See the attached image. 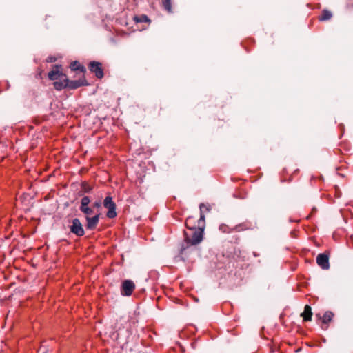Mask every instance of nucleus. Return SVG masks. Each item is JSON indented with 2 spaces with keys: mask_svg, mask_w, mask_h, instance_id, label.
<instances>
[{
  "mask_svg": "<svg viewBox=\"0 0 353 353\" xmlns=\"http://www.w3.org/2000/svg\"><path fill=\"white\" fill-rule=\"evenodd\" d=\"M205 228V216L201 214L198 220V227L185 232V242L187 245H196L201 243L203 237Z\"/></svg>",
  "mask_w": 353,
  "mask_h": 353,
  "instance_id": "f257e3e1",
  "label": "nucleus"
},
{
  "mask_svg": "<svg viewBox=\"0 0 353 353\" xmlns=\"http://www.w3.org/2000/svg\"><path fill=\"white\" fill-rule=\"evenodd\" d=\"M54 87L57 90H61L67 88L68 77L66 75L61 76V79L54 81L53 83Z\"/></svg>",
  "mask_w": 353,
  "mask_h": 353,
  "instance_id": "0eeeda50",
  "label": "nucleus"
},
{
  "mask_svg": "<svg viewBox=\"0 0 353 353\" xmlns=\"http://www.w3.org/2000/svg\"><path fill=\"white\" fill-rule=\"evenodd\" d=\"M316 263L323 270H328L330 268L329 257L325 253L319 254L317 256Z\"/></svg>",
  "mask_w": 353,
  "mask_h": 353,
  "instance_id": "423d86ee",
  "label": "nucleus"
},
{
  "mask_svg": "<svg viewBox=\"0 0 353 353\" xmlns=\"http://www.w3.org/2000/svg\"><path fill=\"white\" fill-rule=\"evenodd\" d=\"M199 208H200L201 214H203V215H204L203 214V211L204 210H205L207 212H208L210 210V207L208 205H206L203 204V203H201L200 205ZM201 216V215H200V216Z\"/></svg>",
  "mask_w": 353,
  "mask_h": 353,
  "instance_id": "6ab92c4d",
  "label": "nucleus"
},
{
  "mask_svg": "<svg viewBox=\"0 0 353 353\" xmlns=\"http://www.w3.org/2000/svg\"><path fill=\"white\" fill-rule=\"evenodd\" d=\"M194 217H188L185 221V225L188 230H192L196 228V226L193 224Z\"/></svg>",
  "mask_w": 353,
  "mask_h": 353,
  "instance_id": "dca6fc26",
  "label": "nucleus"
},
{
  "mask_svg": "<svg viewBox=\"0 0 353 353\" xmlns=\"http://www.w3.org/2000/svg\"><path fill=\"white\" fill-rule=\"evenodd\" d=\"M332 14L330 11L324 10H323L321 15L319 17L320 21H326L332 18Z\"/></svg>",
  "mask_w": 353,
  "mask_h": 353,
  "instance_id": "f8f14e48",
  "label": "nucleus"
},
{
  "mask_svg": "<svg viewBox=\"0 0 353 353\" xmlns=\"http://www.w3.org/2000/svg\"><path fill=\"white\" fill-rule=\"evenodd\" d=\"M65 74L62 73L58 65H55L52 71L48 73V78L52 81H56L61 79V76H65Z\"/></svg>",
  "mask_w": 353,
  "mask_h": 353,
  "instance_id": "1a4fd4ad",
  "label": "nucleus"
},
{
  "mask_svg": "<svg viewBox=\"0 0 353 353\" xmlns=\"http://www.w3.org/2000/svg\"><path fill=\"white\" fill-rule=\"evenodd\" d=\"M135 289V285L131 280H125L121 285V293L123 296H130L134 290Z\"/></svg>",
  "mask_w": 353,
  "mask_h": 353,
  "instance_id": "20e7f679",
  "label": "nucleus"
},
{
  "mask_svg": "<svg viewBox=\"0 0 353 353\" xmlns=\"http://www.w3.org/2000/svg\"><path fill=\"white\" fill-rule=\"evenodd\" d=\"M80 210L86 214V216H88L92 214L93 213V210L92 209H91L90 208H89L88 206H85V207H83V208H80Z\"/></svg>",
  "mask_w": 353,
  "mask_h": 353,
  "instance_id": "a211bd4d",
  "label": "nucleus"
},
{
  "mask_svg": "<svg viewBox=\"0 0 353 353\" xmlns=\"http://www.w3.org/2000/svg\"><path fill=\"white\" fill-rule=\"evenodd\" d=\"M137 21L139 22H149L150 19L146 15H142L139 18H137Z\"/></svg>",
  "mask_w": 353,
  "mask_h": 353,
  "instance_id": "aec40b11",
  "label": "nucleus"
},
{
  "mask_svg": "<svg viewBox=\"0 0 353 353\" xmlns=\"http://www.w3.org/2000/svg\"><path fill=\"white\" fill-rule=\"evenodd\" d=\"M103 205L108 210L107 216L110 219L114 218L117 216L116 205L112 201L111 196H107L103 201Z\"/></svg>",
  "mask_w": 353,
  "mask_h": 353,
  "instance_id": "f03ea898",
  "label": "nucleus"
},
{
  "mask_svg": "<svg viewBox=\"0 0 353 353\" xmlns=\"http://www.w3.org/2000/svg\"><path fill=\"white\" fill-rule=\"evenodd\" d=\"M225 228H226V226L221 225V226H220V230H221L223 232H225L226 231Z\"/></svg>",
  "mask_w": 353,
  "mask_h": 353,
  "instance_id": "b1692460",
  "label": "nucleus"
},
{
  "mask_svg": "<svg viewBox=\"0 0 353 353\" xmlns=\"http://www.w3.org/2000/svg\"><path fill=\"white\" fill-rule=\"evenodd\" d=\"M70 232L77 236H82L85 234L83 225L80 220L77 218H75L72 220V223L70 227Z\"/></svg>",
  "mask_w": 353,
  "mask_h": 353,
  "instance_id": "7ed1b4c3",
  "label": "nucleus"
},
{
  "mask_svg": "<svg viewBox=\"0 0 353 353\" xmlns=\"http://www.w3.org/2000/svg\"><path fill=\"white\" fill-rule=\"evenodd\" d=\"M87 221L86 228L89 230H93L97 225L99 221V214H96L93 217H90L86 216L85 217Z\"/></svg>",
  "mask_w": 353,
  "mask_h": 353,
  "instance_id": "6e6552de",
  "label": "nucleus"
},
{
  "mask_svg": "<svg viewBox=\"0 0 353 353\" xmlns=\"http://www.w3.org/2000/svg\"><path fill=\"white\" fill-rule=\"evenodd\" d=\"M70 68L72 70H81V72H83L85 70V68L83 66H81L80 63L78 61H73L70 64Z\"/></svg>",
  "mask_w": 353,
  "mask_h": 353,
  "instance_id": "4468645a",
  "label": "nucleus"
},
{
  "mask_svg": "<svg viewBox=\"0 0 353 353\" xmlns=\"http://www.w3.org/2000/svg\"><path fill=\"white\" fill-rule=\"evenodd\" d=\"M332 317L333 314L331 312H326L323 316L322 322L323 323H328L331 321Z\"/></svg>",
  "mask_w": 353,
  "mask_h": 353,
  "instance_id": "2eb2a0df",
  "label": "nucleus"
},
{
  "mask_svg": "<svg viewBox=\"0 0 353 353\" xmlns=\"http://www.w3.org/2000/svg\"><path fill=\"white\" fill-rule=\"evenodd\" d=\"M89 69L91 72L95 74L97 78L101 79L103 77V72L101 63L97 61H91L89 64Z\"/></svg>",
  "mask_w": 353,
  "mask_h": 353,
  "instance_id": "39448f33",
  "label": "nucleus"
},
{
  "mask_svg": "<svg viewBox=\"0 0 353 353\" xmlns=\"http://www.w3.org/2000/svg\"><path fill=\"white\" fill-rule=\"evenodd\" d=\"M39 353H46L45 348L42 346L39 350Z\"/></svg>",
  "mask_w": 353,
  "mask_h": 353,
  "instance_id": "5701e85b",
  "label": "nucleus"
},
{
  "mask_svg": "<svg viewBox=\"0 0 353 353\" xmlns=\"http://www.w3.org/2000/svg\"><path fill=\"white\" fill-rule=\"evenodd\" d=\"M304 321H310L312 319V308L310 305H306L304 307V311L301 314Z\"/></svg>",
  "mask_w": 353,
  "mask_h": 353,
  "instance_id": "9b49d317",
  "label": "nucleus"
},
{
  "mask_svg": "<svg viewBox=\"0 0 353 353\" xmlns=\"http://www.w3.org/2000/svg\"><path fill=\"white\" fill-rule=\"evenodd\" d=\"M87 85L86 81L84 79H79L75 81H69L68 79L67 88L70 89H77L81 86Z\"/></svg>",
  "mask_w": 353,
  "mask_h": 353,
  "instance_id": "9d476101",
  "label": "nucleus"
},
{
  "mask_svg": "<svg viewBox=\"0 0 353 353\" xmlns=\"http://www.w3.org/2000/svg\"><path fill=\"white\" fill-rule=\"evenodd\" d=\"M241 230H243V228H241V225L236 226L235 228L234 229V230L236 231V232H239Z\"/></svg>",
  "mask_w": 353,
  "mask_h": 353,
  "instance_id": "4be33fe9",
  "label": "nucleus"
},
{
  "mask_svg": "<svg viewBox=\"0 0 353 353\" xmlns=\"http://www.w3.org/2000/svg\"><path fill=\"white\" fill-rule=\"evenodd\" d=\"M101 205V201H97L93 203V207L96 208H99Z\"/></svg>",
  "mask_w": 353,
  "mask_h": 353,
  "instance_id": "412c9836",
  "label": "nucleus"
},
{
  "mask_svg": "<svg viewBox=\"0 0 353 353\" xmlns=\"http://www.w3.org/2000/svg\"><path fill=\"white\" fill-rule=\"evenodd\" d=\"M164 9L169 13L172 12L171 0H161Z\"/></svg>",
  "mask_w": 353,
  "mask_h": 353,
  "instance_id": "ddd939ff",
  "label": "nucleus"
},
{
  "mask_svg": "<svg viewBox=\"0 0 353 353\" xmlns=\"http://www.w3.org/2000/svg\"><path fill=\"white\" fill-rule=\"evenodd\" d=\"M90 198L87 196H83L82 199H81V206L80 208H83V207H85V206H88V204L90 203Z\"/></svg>",
  "mask_w": 353,
  "mask_h": 353,
  "instance_id": "f3484780",
  "label": "nucleus"
}]
</instances>
